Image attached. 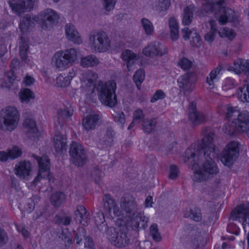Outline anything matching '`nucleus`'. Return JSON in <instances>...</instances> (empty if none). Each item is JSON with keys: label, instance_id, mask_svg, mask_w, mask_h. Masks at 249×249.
I'll list each match as a JSON object with an SVG mask.
<instances>
[{"label": "nucleus", "instance_id": "obj_4", "mask_svg": "<svg viewBox=\"0 0 249 249\" xmlns=\"http://www.w3.org/2000/svg\"><path fill=\"white\" fill-rule=\"evenodd\" d=\"M78 51L69 48L56 52L51 59L53 67L59 71H64L72 66L77 59Z\"/></svg>", "mask_w": 249, "mask_h": 249}, {"label": "nucleus", "instance_id": "obj_48", "mask_svg": "<svg viewBox=\"0 0 249 249\" xmlns=\"http://www.w3.org/2000/svg\"><path fill=\"white\" fill-rule=\"evenodd\" d=\"M145 74L144 71L142 69L137 70L133 75V80L136 83L138 89L144 79Z\"/></svg>", "mask_w": 249, "mask_h": 249}, {"label": "nucleus", "instance_id": "obj_32", "mask_svg": "<svg viewBox=\"0 0 249 249\" xmlns=\"http://www.w3.org/2000/svg\"><path fill=\"white\" fill-rule=\"evenodd\" d=\"M168 25L170 31L171 38L173 41H176L179 37V26L176 18L171 17L168 20Z\"/></svg>", "mask_w": 249, "mask_h": 249}, {"label": "nucleus", "instance_id": "obj_17", "mask_svg": "<svg viewBox=\"0 0 249 249\" xmlns=\"http://www.w3.org/2000/svg\"><path fill=\"white\" fill-rule=\"evenodd\" d=\"M103 201L104 209L106 214L112 218L115 216H119L121 214V211L114 199L109 194L104 195Z\"/></svg>", "mask_w": 249, "mask_h": 249}, {"label": "nucleus", "instance_id": "obj_14", "mask_svg": "<svg viewBox=\"0 0 249 249\" xmlns=\"http://www.w3.org/2000/svg\"><path fill=\"white\" fill-rule=\"evenodd\" d=\"M70 155L72 162L77 166L83 165L86 162V150L80 143L72 142L70 147Z\"/></svg>", "mask_w": 249, "mask_h": 249}, {"label": "nucleus", "instance_id": "obj_36", "mask_svg": "<svg viewBox=\"0 0 249 249\" xmlns=\"http://www.w3.org/2000/svg\"><path fill=\"white\" fill-rule=\"evenodd\" d=\"M184 216L196 221H199L202 219L200 210L197 207H193L189 210H186L184 213Z\"/></svg>", "mask_w": 249, "mask_h": 249}, {"label": "nucleus", "instance_id": "obj_16", "mask_svg": "<svg viewBox=\"0 0 249 249\" xmlns=\"http://www.w3.org/2000/svg\"><path fill=\"white\" fill-rule=\"evenodd\" d=\"M32 156L37 161L39 167L38 175L32 182V184L36 185L40 179L49 177L50 174V160L48 157L46 156L40 158L33 155H32Z\"/></svg>", "mask_w": 249, "mask_h": 249}, {"label": "nucleus", "instance_id": "obj_49", "mask_svg": "<svg viewBox=\"0 0 249 249\" xmlns=\"http://www.w3.org/2000/svg\"><path fill=\"white\" fill-rule=\"evenodd\" d=\"M218 34L220 37H227L229 39H233L235 35V33L232 29L226 27L221 28L219 30Z\"/></svg>", "mask_w": 249, "mask_h": 249}, {"label": "nucleus", "instance_id": "obj_63", "mask_svg": "<svg viewBox=\"0 0 249 249\" xmlns=\"http://www.w3.org/2000/svg\"><path fill=\"white\" fill-rule=\"evenodd\" d=\"M227 230L230 233L236 235H238L240 232L239 228L233 222H231L228 224Z\"/></svg>", "mask_w": 249, "mask_h": 249}, {"label": "nucleus", "instance_id": "obj_54", "mask_svg": "<svg viewBox=\"0 0 249 249\" xmlns=\"http://www.w3.org/2000/svg\"><path fill=\"white\" fill-rule=\"evenodd\" d=\"M53 221L55 223L59 225H68L71 222V217L70 216H64L63 217L56 215L54 218Z\"/></svg>", "mask_w": 249, "mask_h": 249}, {"label": "nucleus", "instance_id": "obj_23", "mask_svg": "<svg viewBox=\"0 0 249 249\" xmlns=\"http://www.w3.org/2000/svg\"><path fill=\"white\" fill-rule=\"evenodd\" d=\"M233 69L236 73L240 74L242 72H245L247 76L246 85H249V60H245L238 58L234 60L233 63Z\"/></svg>", "mask_w": 249, "mask_h": 249}, {"label": "nucleus", "instance_id": "obj_13", "mask_svg": "<svg viewBox=\"0 0 249 249\" xmlns=\"http://www.w3.org/2000/svg\"><path fill=\"white\" fill-rule=\"evenodd\" d=\"M118 229L110 227L107 232V236L111 243L117 247H123L128 245L129 239L126 233L119 232Z\"/></svg>", "mask_w": 249, "mask_h": 249}, {"label": "nucleus", "instance_id": "obj_12", "mask_svg": "<svg viewBox=\"0 0 249 249\" xmlns=\"http://www.w3.org/2000/svg\"><path fill=\"white\" fill-rule=\"evenodd\" d=\"M230 219L241 223L246 232L245 226H249V203L237 206L231 213Z\"/></svg>", "mask_w": 249, "mask_h": 249}, {"label": "nucleus", "instance_id": "obj_3", "mask_svg": "<svg viewBox=\"0 0 249 249\" xmlns=\"http://www.w3.org/2000/svg\"><path fill=\"white\" fill-rule=\"evenodd\" d=\"M226 0H202V10L206 13L214 12L215 18L221 24L236 22L238 15L232 9L225 6Z\"/></svg>", "mask_w": 249, "mask_h": 249}, {"label": "nucleus", "instance_id": "obj_1", "mask_svg": "<svg viewBox=\"0 0 249 249\" xmlns=\"http://www.w3.org/2000/svg\"><path fill=\"white\" fill-rule=\"evenodd\" d=\"M204 137L196 151L188 148L185 156L192 164V179L195 182H202L213 178L218 172L216 163L213 160L217 152L213 143L214 133L210 128L202 130Z\"/></svg>", "mask_w": 249, "mask_h": 249}, {"label": "nucleus", "instance_id": "obj_19", "mask_svg": "<svg viewBox=\"0 0 249 249\" xmlns=\"http://www.w3.org/2000/svg\"><path fill=\"white\" fill-rule=\"evenodd\" d=\"M9 4L12 10L18 15L29 12L31 8V0H11Z\"/></svg>", "mask_w": 249, "mask_h": 249}, {"label": "nucleus", "instance_id": "obj_34", "mask_svg": "<svg viewBox=\"0 0 249 249\" xmlns=\"http://www.w3.org/2000/svg\"><path fill=\"white\" fill-rule=\"evenodd\" d=\"M222 68L218 66L213 69L207 77L206 83L209 85L211 88L214 86V83L218 81L220 76V72Z\"/></svg>", "mask_w": 249, "mask_h": 249}, {"label": "nucleus", "instance_id": "obj_6", "mask_svg": "<svg viewBox=\"0 0 249 249\" xmlns=\"http://www.w3.org/2000/svg\"><path fill=\"white\" fill-rule=\"evenodd\" d=\"M89 44L92 51L98 53L107 52L111 48L110 37L103 30L91 32L89 36Z\"/></svg>", "mask_w": 249, "mask_h": 249}, {"label": "nucleus", "instance_id": "obj_43", "mask_svg": "<svg viewBox=\"0 0 249 249\" xmlns=\"http://www.w3.org/2000/svg\"><path fill=\"white\" fill-rule=\"evenodd\" d=\"M31 14H28L24 16L20 23V29L23 34H27L30 32Z\"/></svg>", "mask_w": 249, "mask_h": 249}, {"label": "nucleus", "instance_id": "obj_20", "mask_svg": "<svg viewBox=\"0 0 249 249\" xmlns=\"http://www.w3.org/2000/svg\"><path fill=\"white\" fill-rule=\"evenodd\" d=\"M101 116L98 113L92 112L87 115L83 120V126L87 131L92 130L99 124Z\"/></svg>", "mask_w": 249, "mask_h": 249}, {"label": "nucleus", "instance_id": "obj_58", "mask_svg": "<svg viewBox=\"0 0 249 249\" xmlns=\"http://www.w3.org/2000/svg\"><path fill=\"white\" fill-rule=\"evenodd\" d=\"M236 86V84L234 80L231 78H227L224 82L223 88L224 90H227L230 89L234 88Z\"/></svg>", "mask_w": 249, "mask_h": 249}, {"label": "nucleus", "instance_id": "obj_26", "mask_svg": "<svg viewBox=\"0 0 249 249\" xmlns=\"http://www.w3.org/2000/svg\"><path fill=\"white\" fill-rule=\"evenodd\" d=\"M121 58L126 62L127 71L129 72L133 70V65L138 59L139 57L132 51L126 49L123 51Z\"/></svg>", "mask_w": 249, "mask_h": 249}, {"label": "nucleus", "instance_id": "obj_59", "mask_svg": "<svg viewBox=\"0 0 249 249\" xmlns=\"http://www.w3.org/2000/svg\"><path fill=\"white\" fill-rule=\"evenodd\" d=\"M144 117V114L142 109L137 108L134 111L133 119L136 121L137 124L140 123Z\"/></svg>", "mask_w": 249, "mask_h": 249}, {"label": "nucleus", "instance_id": "obj_2", "mask_svg": "<svg viewBox=\"0 0 249 249\" xmlns=\"http://www.w3.org/2000/svg\"><path fill=\"white\" fill-rule=\"evenodd\" d=\"M226 110V117L228 119L232 117H236L231 123L226 124L223 127L225 133L232 135L235 133H245L249 138V113L246 110L240 113L237 107H232L231 106H223L221 109H218L219 114H222Z\"/></svg>", "mask_w": 249, "mask_h": 249}, {"label": "nucleus", "instance_id": "obj_44", "mask_svg": "<svg viewBox=\"0 0 249 249\" xmlns=\"http://www.w3.org/2000/svg\"><path fill=\"white\" fill-rule=\"evenodd\" d=\"M24 120L23 122V130L28 137L31 135V116L30 114L25 113L23 115Z\"/></svg>", "mask_w": 249, "mask_h": 249}, {"label": "nucleus", "instance_id": "obj_53", "mask_svg": "<svg viewBox=\"0 0 249 249\" xmlns=\"http://www.w3.org/2000/svg\"><path fill=\"white\" fill-rule=\"evenodd\" d=\"M117 0H102V3L106 12H109L114 9Z\"/></svg>", "mask_w": 249, "mask_h": 249}, {"label": "nucleus", "instance_id": "obj_56", "mask_svg": "<svg viewBox=\"0 0 249 249\" xmlns=\"http://www.w3.org/2000/svg\"><path fill=\"white\" fill-rule=\"evenodd\" d=\"M103 176L102 171L98 167H95L92 173V178L96 183H99Z\"/></svg>", "mask_w": 249, "mask_h": 249}, {"label": "nucleus", "instance_id": "obj_35", "mask_svg": "<svg viewBox=\"0 0 249 249\" xmlns=\"http://www.w3.org/2000/svg\"><path fill=\"white\" fill-rule=\"evenodd\" d=\"M157 120L155 118H146L142 123V129L144 133L150 134L155 130Z\"/></svg>", "mask_w": 249, "mask_h": 249}, {"label": "nucleus", "instance_id": "obj_52", "mask_svg": "<svg viewBox=\"0 0 249 249\" xmlns=\"http://www.w3.org/2000/svg\"><path fill=\"white\" fill-rule=\"evenodd\" d=\"M8 150L9 153L10 159L14 160L20 157L22 155L21 149L17 146H13L11 149Z\"/></svg>", "mask_w": 249, "mask_h": 249}, {"label": "nucleus", "instance_id": "obj_51", "mask_svg": "<svg viewBox=\"0 0 249 249\" xmlns=\"http://www.w3.org/2000/svg\"><path fill=\"white\" fill-rule=\"evenodd\" d=\"M29 48V45L26 42L22 40L19 45V52L20 58L23 61H26L27 60V52Z\"/></svg>", "mask_w": 249, "mask_h": 249}, {"label": "nucleus", "instance_id": "obj_7", "mask_svg": "<svg viewBox=\"0 0 249 249\" xmlns=\"http://www.w3.org/2000/svg\"><path fill=\"white\" fill-rule=\"evenodd\" d=\"M121 207L124 210L126 215L130 218L133 228L140 227V222L144 221V217L138 212L137 205L135 199L131 196H124L121 199Z\"/></svg>", "mask_w": 249, "mask_h": 249}, {"label": "nucleus", "instance_id": "obj_21", "mask_svg": "<svg viewBox=\"0 0 249 249\" xmlns=\"http://www.w3.org/2000/svg\"><path fill=\"white\" fill-rule=\"evenodd\" d=\"M65 33L67 39L77 44L82 43V38L75 26L71 23H68L65 26Z\"/></svg>", "mask_w": 249, "mask_h": 249}, {"label": "nucleus", "instance_id": "obj_9", "mask_svg": "<svg viewBox=\"0 0 249 249\" xmlns=\"http://www.w3.org/2000/svg\"><path fill=\"white\" fill-rule=\"evenodd\" d=\"M19 117V113L15 107L8 106L0 112V123H3L8 130L12 131L17 126Z\"/></svg>", "mask_w": 249, "mask_h": 249}, {"label": "nucleus", "instance_id": "obj_61", "mask_svg": "<svg viewBox=\"0 0 249 249\" xmlns=\"http://www.w3.org/2000/svg\"><path fill=\"white\" fill-rule=\"evenodd\" d=\"M190 42L191 45L193 46L198 47L200 46L201 39L200 36L196 32H194V33L192 34Z\"/></svg>", "mask_w": 249, "mask_h": 249}, {"label": "nucleus", "instance_id": "obj_27", "mask_svg": "<svg viewBox=\"0 0 249 249\" xmlns=\"http://www.w3.org/2000/svg\"><path fill=\"white\" fill-rule=\"evenodd\" d=\"M31 163L30 161H21L15 167V174L21 178H25L30 175Z\"/></svg>", "mask_w": 249, "mask_h": 249}, {"label": "nucleus", "instance_id": "obj_31", "mask_svg": "<svg viewBox=\"0 0 249 249\" xmlns=\"http://www.w3.org/2000/svg\"><path fill=\"white\" fill-rule=\"evenodd\" d=\"M95 224L97 226L98 229L102 232H106L107 230L109 229L105 223V216L103 213L101 211H99L95 213L93 215Z\"/></svg>", "mask_w": 249, "mask_h": 249}, {"label": "nucleus", "instance_id": "obj_10", "mask_svg": "<svg viewBox=\"0 0 249 249\" xmlns=\"http://www.w3.org/2000/svg\"><path fill=\"white\" fill-rule=\"evenodd\" d=\"M239 156V143L232 141L229 143L223 150L221 161L225 165L230 167Z\"/></svg>", "mask_w": 249, "mask_h": 249}, {"label": "nucleus", "instance_id": "obj_39", "mask_svg": "<svg viewBox=\"0 0 249 249\" xmlns=\"http://www.w3.org/2000/svg\"><path fill=\"white\" fill-rule=\"evenodd\" d=\"M141 25L145 34L148 36H152L155 29L152 22L146 18H142L140 21Z\"/></svg>", "mask_w": 249, "mask_h": 249}, {"label": "nucleus", "instance_id": "obj_42", "mask_svg": "<svg viewBox=\"0 0 249 249\" xmlns=\"http://www.w3.org/2000/svg\"><path fill=\"white\" fill-rule=\"evenodd\" d=\"M209 24L211 27V30L205 35V40L208 42H212L214 40L216 34V23L214 20H211L209 21Z\"/></svg>", "mask_w": 249, "mask_h": 249}, {"label": "nucleus", "instance_id": "obj_24", "mask_svg": "<svg viewBox=\"0 0 249 249\" xmlns=\"http://www.w3.org/2000/svg\"><path fill=\"white\" fill-rule=\"evenodd\" d=\"M115 134L112 128L107 129L104 136L100 139L97 142V146L99 148L104 149L110 147L113 143V138Z\"/></svg>", "mask_w": 249, "mask_h": 249}, {"label": "nucleus", "instance_id": "obj_29", "mask_svg": "<svg viewBox=\"0 0 249 249\" xmlns=\"http://www.w3.org/2000/svg\"><path fill=\"white\" fill-rule=\"evenodd\" d=\"M86 231L84 228H79L78 232L75 234V238L76 240V243L79 244L81 241L82 237H85V248H89V249H94V245L92 239L89 237H85Z\"/></svg>", "mask_w": 249, "mask_h": 249}, {"label": "nucleus", "instance_id": "obj_62", "mask_svg": "<svg viewBox=\"0 0 249 249\" xmlns=\"http://www.w3.org/2000/svg\"><path fill=\"white\" fill-rule=\"evenodd\" d=\"M178 175V169L176 165H171L169 168V178L171 179L176 178Z\"/></svg>", "mask_w": 249, "mask_h": 249}, {"label": "nucleus", "instance_id": "obj_37", "mask_svg": "<svg viewBox=\"0 0 249 249\" xmlns=\"http://www.w3.org/2000/svg\"><path fill=\"white\" fill-rule=\"evenodd\" d=\"M153 9L159 12L166 11L170 5V0H151Z\"/></svg>", "mask_w": 249, "mask_h": 249}, {"label": "nucleus", "instance_id": "obj_38", "mask_svg": "<svg viewBox=\"0 0 249 249\" xmlns=\"http://www.w3.org/2000/svg\"><path fill=\"white\" fill-rule=\"evenodd\" d=\"M195 9L194 5H190L184 9L182 18V24L183 25H188L191 23Z\"/></svg>", "mask_w": 249, "mask_h": 249}, {"label": "nucleus", "instance_id": "obj_50", "mask_svg": "<svg viewBox=\"0 0 249 249\" xmlns=\"http://www.w3.org/2000/svg\"><path fill=\"white\" fill-rule=\"evenodd\" d=\"M19 96L22 103H28L31 97V91L29 89H22L19 92Z\"/></svg>", "mask_w": 249, "mask_h": 249}, {"label": "nucleus", "instance_id": "obj_45", "mask_svg": "<svg viewBox=\"0 0 249 249\" xmlns=\"http://www.w3.org/2000/svg\"><path fill=\"white\" fill-rule=\"evenodd\" d=\"M150 235L156 242H159L162 240V237L156 224H153L150 227Z\"/></svg>", "mask_w": 249, "mask_h": 249}, {"label": "nucleus", "instance_id": "obj_11", "mask_svg": "<svg viewBox=\"0 0 249 249\" xmlns=\"http://www.w3.org/2000/svg\"><path fill=\"white\" fill-rule=\"evenodd\" d=\"M98 74L91 70H87L82 73L81 77V89L87 95H90L94 93L95 81Z\"/></svg>", "mask_w": 249, "mask_h": 249}, {"label": "nucleus", "instance_id": "obj_30", "mask_svg": "<svg viewBox=\"0 0 249 249\" xmlns=\"http://www.w3.org/2000/svg\"><path fill=\"white\" fill-rule=\"evenodd\" d=\"M73 114V109L69 106L60 108L57 112L58 123L61 128L62 124L70 118Z\"/></svg>", "mask_w": 249, "mask_h": 249}, {"label": "nucleus", "instance_id": "obj_40", "mask_svg": "<svg viewBox=\"0 0 249 249\" xmlns=\"http://www.w3.org/2000/svg\"><path fill=\"white\" fill-rule=\"evenodd\" d=\"M237 95L242 102H249V85H245L239 88Z\"/></svg>", "mask_w": 249, "mask_h": 249}, {"label": "nucleus", "instance_id": "obj_60", "mask_svg": "<svg viewBox=\"0 0 249 249\" xmlns=\"http://www.w3.org/2000/svg\"><path fill=\"white\" fill-rule=\"evenodd\" d=\"M60 238H62L65 241L66 245H70L71 243V238L70 233L67 231V230H63L60 235Z\"/></svg>", "mask_w": 249, "mask_h": 249}, {"label": "nucleus", "instance_id": "obj_41", "mask_svg": "<svg viewBox=\"0 0 249 249\" xmlns=\"http://www.w3.org/2000/svg\"><path fill=\"white\" fill-rule=\"evenodd\" d=\"M32 143H37L42 137L43 130L38 128L36 123L32 120Z\"/></svg>", "mask_w": 249, "mask_h": 249}, {"label": "nucleus", "instance_id": "obj_22", "mask_svg": "<svg viewBox=\"0 0 249 249\" xmlns=\"http://www.w3.org/2000/svg\"><path fill=\"white\" fill-rule=\"evenodd\" d=\"M191 73H186L181 75L178 80V85L184 92H190L194 89V84L191 79Z\"/></svg>", "mask_w": 249, "mask_h": 249}, {"label": "nucleus", "instance_id": "obj_25", "mask_svg": "<svg viewBox=\"0 0 249 249\" xmlns=\"http://www.w3.org/2000/svg\"><path fill=\"white\" fill-rule=\"evenodd\" d=\"M75 219L83 226H87L89 222V213L82 205L78 206L75 211Z\"/></svg>", "mask_w": 249, "mask_h": 249}, {"label": "nucleus", "instance_id": "obj_64", "mask_svg": "<svg viewBox=\"0 0 249 249\" xmlns=\"http://www.w3.org/2000/svg\"><path fill=\"white\" fill-rule=\"evenodd\" d=\"M165 96L164 92L161 90H157L151 98V102L154 103L158 100L162 99Z\"/></svg>", "mask_w": 249, "mask_h": 249}, {"label": "nucleus", "instance_id": "obj_15", "mask_svg": "<svg viewBox=\"0 0 249 249\" xmlns=\"http://www.w3.org/2000/svg\"><path fill=\"white\" fill-rule=\"evenodd\" d=\"M142 53L148 57H160L168 53V49L159 42L153 41L142 49Z\"/></svg>", "mask_w": 249, "mask_h": 249}, {"label": "nucleus", "instance_id": "obj_18", "mask_svg": "<svg viewBox=\"0 0 249 249\" xmlns=\"http://www.w3.org/2000/svg\"><path fill=\"white\" fill-rule=\"evenodd\" d=\"M188 117L190 122L194 125H198L206 121L207 117L203 113L196 109V104L194 102L190 103L188 109Z\"/></svg>", "mask_w": 249, "mask_h": 249}, {"label": "nucleus", "instance_id": "obj_47", "mask_svg": "<svg viewBox=\"0 0 249 249\" xmlns=\"http://www.w3.org/2000/svg\"><path fill=\"white\" fill-rule=\"evenodd\" d=\"M70 84L71 82L65 74H60L56 78L55 85L58 87L65 88Z\"/></svg>", "mask_w": 249, "mask_h": 249}, {"label": "nucleus", "instance_id": "obj_5", "mask_svg": "<svg viewBox=\"0 0 249 249\" xmlns=\"http://www.w3.org/2000/svg\"><path fill=\"white\" fill-rule=\"evenodd\" d=\"M116 88V83L114 80L107 82L100 81L98 83L96 89L100 102L109 107L115 106L117 102L115 94Z\"/></svg>", "mask_w": 249, "mask_h": 249}, {"label": "nucleus", "instance_id": "obj_55", "mask_svg": "<svg viewBox=\"0 0 249 249\" xmlns=\"http://www.w3.org/2000/svg\"><path fill=\"white\" fill-rule=\"evenodd\" d=\"M114 120L121 127H123L125 122V115L123 112H116L114 115Z\"/></svg>", "mask_w": 249, "mask_h": 249}, {"label": "nucleus", "instance_id": "obj_28", "mask_svg": "<svg viewBox=\"0 0 249 249\" xmlns=\"http://www.w3.org/2000/svg\"><path fill=\"white\" fill-rule=\"evenodd\" d=\"M66 140L64 135L59 132H56L53 137V145L56 152L61 153L66 150Z\"/></svg>", "mask_w": 249, "mask_h": 249}, {"label": "nucleus", "instance_id": "obj_8", "mask_svg": "<svg viewBox=\"0 0 249 249\" xmlns=\"http://www.w3.org/2000/svg\"><path fill=\"white\" fill-rule=\"evenodd\" d=\"M60 14L54 10L47 8L40 12L37 16L32 17V21L37 22L44 30H51L57 25Z\"/></svg>", "mask_w": 249, "mask_h": 249}, {"label": "nucleus", "instance_id": "obj_46", "mask_svg": "<svg viewBox=\"0 0 249 249\" xmlns=\"http://www.w3.org/2000/svg\"><path fill=\"white\" fill-rule=\"evenodd\" d=\"M65 198V195L61 192L53 194L51 196V202L55 207H58Z\"/></svg>", "mask_w": 249, "mask_h": 249}, {"label": "nucleus", "instance_id": "obj_57", "mask_svg": "<svg viewBox=\"0 0 249 249\" xmlns=\"http://www.w3.org/2000/svg\"><path fill=\"white\" fill-rule=\"evenodd\" d=\"M179 67L183 70H188L191 68L193 62L185 57L181 58L178 63Z\"/></svg>", "mask_w": 249, "mask_h": 249}, {"label": "nucleus", "instance_id": "obj_33", "mask_svg": "<svg viewBox=\"0 0 249 249\" xmlns=\"http://www.w3.org/2000/svg\"><path fill=\"white\" fill-rule=\"evenodd\" d=\"M99 63L98 58L93 54H90L81 58L80 65L83 68L97 66Z\"/></svg>", "mask_w": 249, "mask_h": 249}]
</instances>
